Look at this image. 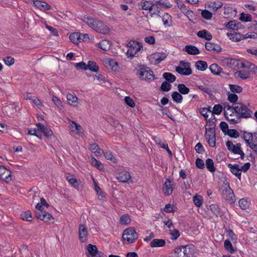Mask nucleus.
I'll list each match as a JSON object with an SVG mask.
<instances>
[{
    "label": "nucleus",
    "instance_id": "f257e3e1",
    "mask_svg": "<svg viewBox=\"0 0 257 257\" xmlns=\"http://www.w3.org/2000/svg\"><path fill=\"white\" fill-rule=\"evenodd\" d=\"M82 21L89 28L98 33L105 35L109 32V27L102 21L97 19L84 16Z\"/></svg>",
    "mask_w": 257,
    "mask_h": 257
},
{
    "label": "nucleus",
    "instance_id": "f03ea898",
    "mask_svg": "<svg viewBox=\"0 0 257 257\" xmlns=\"http://www.w3.org/2000/svg\"><path fill=\"white\" fill-rule=\"evenodd\" d=\"M224 115L225 118L231 123L234 124L238 122L240 116L235 111L234 106L231 107L228 105L224 107Z\"/></svg>",
    "mask_w": 257,
    "mask_h": 257
},
{
    "label": "nucleus",
    "instance_id": "7ed1b4c3",
    "mask_svg": "<svg viewBox=\"0 0 257 257\" xmlns=\"http://www.w3.org/2000/svg\"><path fill=\"white\" fill-rule=\"evenodd\" d=\"M139 78L141 80L147 82H151L155 79V76L153 71L144 65H140L138 71Z\"/></svg>",
    "mask_w": 257,
    "mask_h": 257
},
{
    "label": "nucleus",
    "instance_id": "20e7f679",
    "mask_svg": "<svg viewBox=\"0 0 257 257\" xmlns=\"http://www.w3.org/2000/svg\"><path fill=\"white\" fill-rule=\"evenodd\" d=\"M127 46L126 55L131 58L138 54L143 47L142 44L136 41H131L127 44Z\"/></svg>",
    "mask_w": 257,
    "mask_h": 257
},
{
    "label": "nucleus",
    "instance_id": "39448f33",
    "mask_svg": "<svg viewBox=\"0 0 257 257\" xmlns=\"http://www.w3.org/2000/svg\"><path fill=\"white\" fill-rule=\"evenodd\" d=\"M122 238L125 243H132L137 239L138 234L133 228L129 227L123 230Z\"/></svg>",
    "mask_w": 257,
    "mask_h": 257
},
{
    "label": "nucleus",
    "instance_id": "423d86ee",
    "mask_svg": "<svg viewBox=\"0 0 257 257\" xmlns=\"http://www.w3.org/2000/svg\"><path fill=\"white\" fill-rule=\"evenodd\" d=\"M235 111L241 118H249L251 117L252 111L247 105L241 103H236L234 105Z\"/></svg>",
    "mask_w": 257,
    "mask_h": 257
},
{
    "label": "nucleus",
    "instance_id": "0eeeda50",
    "mask_svg": "<svg viewBox=\"0 0 257 257\" xmlns=\"http://www.w3.org/2000/svg\"><path fill=\"white\" fill-rule=\"evenodd\" d=\"M167 57V54L164 52H156L148 56V59L150 63L153 65H157L164 60Z\"/></svg>",
    "mask_w": 257,
    "mask_h": 257
},
{
    "label": "nucleus",
    "instance_id": "6e6552de",
    "mask_svg": "<svg viewBox=\"0 0 257 257\" xmlns=\"http://www.w3.org/2000/svg\"><path fill=\"white\" fill-rule=\"evenodd\" d=\"M205 139L211 147H214L216 145L215 129L213 127L206 128Z\"/></svg>",
    "mask_w": 257,
    "mask_h": 257
},
{
    "label": "nucleus",
    "instance_id": "1a4fd4ad",
    "mask_svg": "<svg viewBox=\"0 0 257 257\" xmlns=\"http://www.w3.org/2000/svg\"><path fill=\"white\" fill-rule=\"evenodd\" d=\"M180 66L176 68V71L179 74L184 75H189L192 74V70L190 68V63L183 61L180 62Z\"/></svg>",
    "mask_w": 257,
    "mask_h": 257
},
{
    "label": "nucleus",
    "instance_id": "9d476101",
    "mask_svg": "<svg viewBox=\"0 0 257 257\" xmlns=\"http://www.w3.org/2000/svg\"><path fill=\"white\" fill-rule=\"evenodd\" d=\"M177 257H190L192 254L191 248L188 246H182L175 249Z\"/></svg>",
    "mask_w": 257,
    "mask_h": 257
},
{
    "label": "nucleus",
    "instance_id": "9b49d317",
    "mask_svg": "<svg viewBox=\"0 0 257 257\" xmlns=\"http://www.w3.org/2000/svg\"><path fill=\"white\" fill-rule=\"evenodd\" d=\"M0 180L7 183L12 180L11 171L2 165H0Z\"/></svg>",
    "mask_w": 257,
    "mask_h": 257
},
{
    "label": "nucleus",
    "instance_id": "f8f14e48",
    "mask_svg": "<svg viewBox=\"0 0 257 257\" xmlns=\"http://www.w3.org/2000/svg\"><path fill=\"white\" fill-rule=\"evenodd\" d=\"M227 149L231 152L240 155L241 157H244V153L240 149V144L236 143L235 145L233 144L231 141H227L226 143Z\"/></svg>",
    "mask_w": 257,
    "mask_h": 257
},
{
    "label": "nucleus",
    "instance_id": "ddd939ff",
    "mask_svg": "<svg viewBox=\"0 0 257 257\" xmlns=\"http://www.w3.org/2000/svg\"><path fill=\"white\" fill-rule=\"evenodd\" d=\"M220 61L222 65L230 68H235L239 64L237 60L231 58L222 57L220 58Z\"/></svg>",
    "mask_w": 257,
    "mask_h": 257
},
{
    "label": "nucleus",
    "instance_id": "4468645a",
    "mask_svg": "<svg viewBox=\"0 0 257 257\" xmlns=\"http://www.w3.org/2000/svg\"><path fill=\"white\" fill-rule=\"evenodd\" d=\"M79 237L81 242H85L87 240L88 231L86 227L83 224L79 226Z\"/></svg>",
    "mask_w": 257,
    "mask_h": 257
},
{
    "label": "nucleus",
    "instance_id": "2eb2a0df",
    "mask_svg": "<svg viewBox=\"0 0 257 257\" xmlns=\"http://www.w3.org/2000/svg\"><path fill=\"white\" fill-rule=\"evenodd\" d=\"M173 185L174 183L170 179H166L163 188V192L165 195L169 196L172 193L173 191Z\"/></svg>",
    "mask_w": 257,
    "mask_h": 257
},
{
    "label": "nucleus",
    "instance_id": "dca6fc26",
    "mask_svg": "<svg viewBox=\"0 0 257 257\" xmlns=\"http://www.w3.org/2000/svg\"><path fill=\"white\" fill-rule=\"evenodd\" d=\"M224 198L225 200L230 204H234L235 202V196L229 187L226 188L223 194Z\"/></svg>",
    "mask_w": 257,
    "mask_h": 257
},
{
    "label": "nucleus",
    "instance_id": "f3484780",
    "mask_svg": "<svg viewBox=\"0 0 257 257\" xmlns=\"http://www.w3.org/2000/svg\"><path fill=\"white\" fill-rule=\"evenodd\" d=\"M68 103L71 106L76 107L79 104V99L75 94L68 93L66 95Z\"/></svg>",
    "mask_w": 257,
    "mask_h": 257
},
{
    "label": "nucleus",
    "instance_id": "a211bd4d",
    "mask_svg": "<svg viewBox=\"0 0 257 257\" xmlns=\"http://www.w3.org/2000/svg\"><path fill=\"white\" fill-rule=\"evenodd\" d=\"M205 48L207 50L214 53H219L222 51V48L218 44L212 43L211 42H207L205 45Z\"/></svg>",
    "mask_w": 257,
    "mask_h": 257
},
{
    "label": "nucleus",
    "instance_id": "6ab92c4d",
    "mask_svg": "<svg viewBox=\"0 0 257 257\" xmlns=\"http://www.w3.org/2000/svg\"><path fill=\"white\" fill-rule=\"evenodd\" d=\"M70 130L72 132L78 135L83 134L82 128L81 125L78 124L74 121L69 120Z\"/></svg>",
    "mask_w": 257,
    "mask_h": 257
},
{
    "label": "nucleus",
    "instance_id": "aec40b11",
    "mask_svg": "<svg viewBox=\"0 0 257 257\" xmlns=\"http://www.w3.org/2000/svg\"><path fill=\"white\" fill-rule=\"evenodd\" d=\"M36 215L38 218L44 222H48L53 219L51 214L45 211L36 212Z\"/></svg>",
    "mask_w": 257,
    "mask_h": 257
},
{
    "label": "nucleus",
    "instance_id": "412c9836",
    "mask_svg": "<svg viewBox=\"0 0 257 257\" xmlns=\"http://www.w3.org/2000/svg\"><path fill=\"white\" fill-rule=\"evenodd\" d=\"M228 168L230 169L231 173L238 177L239 179L241 178V170L240 168V165L237 164L228 165Z\"/></svg>",
    "mask_w": 257,
    "mask_h": 257
},
{
    "label": "nucleus",
    "instance_id": "4be33fe9",
    "mask_svg": "<svg viewBox=\"0 0 257 257\" xmlns=\"http://www.w3.org/2000/svg\"><path fill=\"white\" fill-rule=\"evenodd\" d=\"M116 178L119 182H128L131 180V176L129 172L123 171L118 173Z\"/></svg>",
    "mask_w": 257,
    "mask_h": 257
},
{
    "label": "nucleus",
    "instance_id": "5701e85b",
    "mask_svg": "<svg viewBox=\"0 0 257 257\" xmlns=\"http://www.w3.org/2000/svg\"><path fill=\"white\" fill-rule=\"evenodd\" d=\"M33 4L37 8L41 11L49 10L51 9V6L44 2L35 0L33 1Z\"/></svg>",
    "mask_w": 257,
    "mask_h": 257
},
{
    "label": "nucleus",
    "instance_id": "b1692460",
    "mask_svg": "<svg viewBox=\"0 0 257 257\" xmlns=\"http://www.w3.org/2000/svg\"><path fill=\"white\" fill-rule=\"evenodd\" d=\"M223 6V3L220 1L210 2L207 4V7L215 13L217 10Z\"/></svg>",
    "mask_w": 257,
    "mask_h": 257
},
{
    "label": "nucleus",
    "instance_id": "393cba45",
    "mask_svg": "<svg viewBox=\"0 0 257 257\" xmlns=\"http://www.w3.org/2000/svg\"><path fill=\"white\" fill-rule=\"evenodd\" d=\"M36 126H37L38 128L41 132H42L46 137H49L52 135V131L50 128L46 127L41 123H37L36 124Z\"/></svg>",
    "mask_w": 257,
    "mask_h": 257
},
{
    "label": "nucleus",
    "instance_id": "a878e982",
    "mask_svg": "<svg viewBox=\"0 0 257 257\" xmlns=\"http://www.w3.org/2000/svg\"><path fill=\"white\" fill-rule=\"evenodd\" d=\"M184 50L188 54L192 55H195L200 53L199 50L193 45H186L184 48Z\"/></svg>",
    "mask_w": 257,
    "mask_h": 257
},
{
    "label": "nucleus",
    "instance_id": "bb28decb",
    "mask_svg": "<svg viewBox=\"0 0 257 257\" xmlns=\"http://www.w3.org/2000/svg\"><path fill=\"white\" fill-rule=\"evenodd\" d=\"M234 75L236 77H239L242 79H246L249 78L250 73L248 70H243L237 71Z\"/></svg>",
    "mask_w": 257,
    "mask_h": 257
},
{
    "label": "nucleus",
    "instance_id": "cd10ccee",
    "mask_svg": "<svg viewBox=\"0 0 257 257\" xmlns=\"http://www.w3.org/2000/svg\"><path fill=\"white\" fill-rule=\"evenodd\" d=\"M89 149L97 157L100 156L103 153V151L95 144H90Z\"/></svg>",
    "mask_w": 257,
    "mask_h": 257
},
{
    "label": "nucleus",
    "instance_id": "c85d7f7f",
    "mask_svg": "<svg viewBox=\"0 0 257 257\" xmlns=\"http://www.w3.org/2000/svg\"><path fill=\"white\" fill-rule=\"evenodd\" d=\"M197 35L199 38L204 39L208 41L211 40L212 38L211 34L206 30H203L202 31H198L197 33Z\"/></svg>",
    "mask_w": 257,
    "mask_h": 257
},
{
    "label": "nucleus",
    "instance_id": "c756f323",
    "mask_svg": "<svg viewBox=\"0 0 257 257\" xmlns=\"http://www.w3.org/2000/svg\"><path fill=\"white\" fill-rule=\"evenodd\" d=\"M253 151L257 152V134H254L250 140L246 143Z\"/></svg>",
    "mask_w": 257,
    "mask_h": 257
},
{
    "label": "nucleus",
    "instance_id": "7c9ffc66",
    "mask_svg": "<svg viewBox=\"0 0 257 257\" xmlns=\"http://www.w3.org/2000/svg\"><path fill=\"white\" fill-rule=\"evenodd\" d=\"M166 244V241L163 239H154L151 241L150 245L152 247H160L164 246Z\"/></svg>",
    "mask_w": 257,
    "mask_h": 257
},
{
    "label": "nucleus",
    "instance_id": "2f4dec72",
    "mask_svg": "<svg viewBox=\"0 0 257 257\" xmlns=\"http://www.w3.org/2000/svg\"><path fill=\"white\" fill-rule=\"evenodd\" d=\"M153 4L149 1H145L139 4V7L144 10H149L150 12L153 10Z\"/></svg>",
    "mask_w": 257,
    "mask_h": 257
},
{
    "label": "nucleus",
    "instance_id": "473e14b6",
    "mask_svg": "<svg viewBox=\"0 0 257 257\" xmlns=\"http://www.w3.org/2000/svg\"><path fill=\"white\" fill-rule=\"evenodd\" d=\"M209 69L212 73L216 75H219L222 71V69L218 65L214 63L209 67Z\"/></svg>",
    "mask_w": 257,
    "mask_h": 257
},
{
    "label": "nucleus",
    "instance_id": "72a5a7b5",
    "mask_svg": "<svg viewBox=\"0 0 257 257\" xmlns=\"http://www.w3.org/2000/svg\"><path fill=\"white\" fill-rule=\"evenodd\" d=\"M162 21L165 26L170 27L171 25L172 18L168 13H165L162 17Z\"/></svg>",
    "mask_w": 257,
    "mask_h": 257
},
{
    "label": "nucleus",
    "instance_id": "f704fd0d",
    "mask_svg": "<svg viewBox=\"0 0 257 257\" xmlns=\"http://www.w3.org/2000/svg\"><path fill=\"white\" fill-rule=\"evenodd\" d=\"M80 33H73L70 35L69 38L72 42L78 44L80 42Z\"/></svg>",
    "mask_w": 257,
    "mask_h": 257
},
{
    "label": "nucleus",
    "instance_id": "c9c22d12",
    "mask_svg": "<svg viewBox=\"0 0 257 257\" xmlns=\"http://www.w3.org/2000/svg\"><path fill=\"white\" fill-rule=\"evenodd\" d=\"M21 218L25 221H31L33 220L32 213L30 210L23 212L21 214Z\"/></svg>",
    "mask_w": 257,
    "mask_h": 257
},
{
    "label": "nucleus",
    "instance_id": "e433bc0d",
    "mask_svg": "<svg viewBox=\"0 0 257 257\" xmlns=\"http://www.w3.org/2000/svg\"><path fill=\"white\" fill-rule=\"evenodd\" d=\"M90 162L92 166L96 167L99 170L103 169V166L101 162L97 161L95 158L91 157L90 160Z\"/></svg>",
    "mask_w": 257,
    "mask_h": 257
},
{
    "label": "nucleus",
    "instance_id": "4c0bfd02",
    "mask_svg": "<svg viewBox=\"0 0 257 257\" xmlns=\"http://www.w3.org/2000/svg\"><path fill=\"white\" fill-rule=\"evenodd\" d=\"M210 210L216 216H220L221 215V212L220 209L218 206L216 204H211L209 206Z\"/></svg>",
    "mask_w": 257,
    "mask_h": 257
},
{
    "label": "nucleus",
    "instance_id": "58836bf2",
    "mask_svg": "<svg viewBox=\"0 0 257 257\" xmlns=\"http://www.w3.org/2000/svg\"><path fill=\"white\" fill-rule=\"evenodd\" d=\"M196 68L200 71H204L207 68V64L205 61L199 60L195 63Z\"/></svg>",
    "mask_w": 257,
    "mask_h": 257
},
{
    "label": "nucleus",
    "instance_id": "ea45409f",
    "mask_svg": "<svg viewBox=\"0 0 257 257\" xmlns=\"http://www.w3.org/2000/svg\"><path fill=\"white\" fill-rule=\"evenodd\" d=\"M206 167L208 170L210 172H214L215 170V168L214 165L213 161L210 158L207 159L205 162Z\"/></svg>",
    "mask_w": 257,
    "mask_h": 257
},
{
    "label": "nucleus",
    "instance_id": "a19ab883",
    "mask_svg": "<svg viewBox=\"0 0 257 257\" xmlns=\"http://www.w3.org/2000/svg\"><path fill=\"white\" fill-rule=\"evenodd\" d=\"M108 66L113 71H116L119 69L118 63L113 59H109L107 62Z\"/></svg>",
    "mask_w": 257,
    "mask_h": 257
},
{
    "label": "nucleus",
    "instance_id": "79ce46f5",
    "mask_svg": "<svg viewBox=\"0 0 257 257\" xmlns=\"http://www.w3.org/2000/svg\"><path fill=\"white\" fill-rule=\"evenodd\" d=\"M240 208L242 210H245L249 208L250 202L244 198L241 199L238 201Z\"/></svg>",
    "mask_w": 257,
    "mask_h": 257
},
{
    "label": "nucleus",
    "instance_id": "37998d69",
    "mask_svg": "<svg viewBox=\"0 0 257 257\" xmlns=\"http://www.w3.org/2000/svg\"><path fill=\"white\" fill-rule=\"evenodd\" d=\"M172 97L174 101L178 103H180L182 102L183 97L178 92H173L172 94Z\"/></svg>",
    "mask_w": 257,
    "mask_h": 257
},
{
    "label": "nucleus",
    "instance_id": "c03bdc74",
    "mask_svg": "<svg viewBox=\"0 0 257 257\" xmlns=\"http://www.w3.org/2000/svg\"><path fill=\"white\" fill-rule=\"evenodd\" d=\"M87 69L94 72H96L99 70V67L96 63L93 61H89L88 62Z\"/></svg>",
    "mask_w": 257,
    "mask_h": 257
},
{
    "label": "nucleus",
    "instance_id": "a18cd8bd",
    "mask_svg": "<svg viewBox=\"0 0 257 257\" xmlns=\"http://www.w3.org/2000/svg\"><path fill=\"white\" fill-rule=\"evenodd\" d=\"M66 180L72 185H73L74 187L78 186V182L76 178L73 177V176L70 174H66Z\"/></svg>",
    "mask_w": 257,
    "mask_h": 257
},
{
    "label": "nucleus",
    "instance_id": "49530a36",
    "mask_svg": "<svg viewBox=\"0 0 257 257\" xmlns=\"http://www.w3.org/2000/svg\"><path fill=\"white\" fill-rule=\"evenodd\" d=\"M224 246L225 249L229 252L230 253H233L234 252L233 246L231 242L228 240H225L224 242Z\"/></svg>",
    "mask_w": 257,
    "mask_h": 257
},
{
    "label": "nucleus",
    "instance_id": "de8ad7c7",
    "mask_svg": "<svg viewBox=\"0 0 257 257\" xmlns=\"http://www.w3.org/2000/svg\"><path fill=\"white\" fill-rule=\"evenodd\" d=\"M131 222L130 216L128 214L122 215L119 219V223L122 225H128Z\"/></svg>",
    "mask_w": 257,
    "mask_h": 257
},
{
    "label": "nucleus",
    "instance_id": "09e8293b",
    "mask_svg": "<svg viewBox=\"0 0 257 257\" xmlns=\"http://www.w3.org/2000/svg\"><path fill=\"white\" fill-rule=\"evenodd\" d=\"M87 249L89 253V257H91V256H92L93 254L98 251L96 246L91 244H89L87 245Z\"/></svg>",
    "mask_w": 257,
    "mask_h": 257
},
{
    "label": "nucleus",
    "instance_id": "8fccbe9b",
    "mask_svg": "<svg viewBox=\"0 0 257 257\" xmlns=\"http://www.w3.org/2000/svg\"><path fill=\"white\" fill-rule=\"evenodd\" d=\"M194 204L197 207H200L202 205L203 198L200 195H195L193 198Z\"/></svg>",
    "mask_w": 257,
    "mask_h": 257
},
{
    "label": "nucleus",
    "instance_id": "3c124183",
    "mask_svg": "<svg viewBox=\"0 0 257 257\" xmlns=\"http://www.w3.org/2000/svg\"><path fill=\"white\" fill-rule=\"evenodd\" d=\"M178 89L181 94L184 95L188 94L190 90L184 84H179L178 85Z\"/></svg>",
    "mask_w": 257,
    "mask_h": 257
},
{
    "label": "nucleus",
    "instance_id": "603ef678",
    "mask_svg": "<svg viewBox=\"0 0 257 257\" xmlns=\"http://www.w3.org/2000/svg\"><path fill=\"white\" fill-rule=\"evenodd\" d=\"M163 76L167 81L170 82H173L176 80L175 76L169 72L164 73Z\"/></svg>",
    "mask_w": 257,
    "mask_h": 257
},
{
    "label": "nucleus",
    "instance_id": "864d4df0",
    "mask_svg": "<svg viewBox=\"0 0 257 257\" xmlns=\"http://www.w3.org/2000/svg\"><path fill=\"white\" fill-rule=\"evenodd\" d=\"M99 47L103 50L106 51L110 48V43L109 41L104 40L98 43Z\"/></svg>",
    "mask_w": 257,
    "mask_h": 257
},
{
    "label": "nucleus",
    "instance_id": "5fc2aeb1",
    "mask_svg": "<svg viewBox=\"0 0 257 257\" xmlns=\"http://www.w3.org/2000/svg\"><path fill=\"white\" fill-rule=\"evenodd\" d=\"M211 107L209 106L208 108H203L200 110V113L201 115L204 116L206 119L208 117V113H210L212 115V111L211 110Z\"/></svg>",
    "mask_w": 257,
    "mask_h": 257
},
{
    "label": "nucleus",
    "instance_id": "6e6d98bb",
    "mask_svg": "<svg viewBox=\"0 0 257 257\" xmlns=\"http://www.w3.org/2000/svg\"><path fill=\"white\" fill-rule=\"evenodd\" d=\"M171 85L167 81L163 82L161 86V90L164 92H168L171 89Z\"/></svg>",
    "mask_w": 257,
    "mask_h": 257
},
{
    "label": "nucleus",
    "instance_id": "4d7b16f0",
    "mask_svg": "<svg viewBox=\"0 0 257 257\" xmlns=\"http://www.w3.org/2000/svg\"><path fill=\"white\" fill-rule=\"evenodd\" d=\"M222 106L220 104H216L214 106L212 111V115L213 114H220L222 111Z\"/></svg>",
    "mask_w": 257,
    "mask_h": 257
},
{
    "label": "nucleus",
    "instance_id": "13d9d810",
    "mask_svg": "<svg viewBox=\"0 0 257 257\" xmlns=\"http://www.w3.org/2000/svg\"><path fill=\"white\" fill-rule=\"evenodd\" d=\"M229 88L233 93H240L242 90L241 86L233 84H230Z\"/></svg>",
    "mask_w": 257,
    "mask_h": 257
},
{
    "label": "nucleus",
    "instance_id": "bf43d9fd",
    "mask_svg": "<svg viewBox=\"0 0 257 257\" xmlns=\"http://www.w3.org/2000/svg\"><path fill=\"white\" fill-rule=\"evenodd\" d=\"M239 20L244 22H248L251 21V16L249 14H245L242 13L240 15Z\"/></svg>",
    "mask_w": 257,
    "mask_h": 257
},
{
    "label": "nucleus",
    "instance_id": "052dcab7",
    "mask_svg": "<svg viewBox=\"0 0 257 257\" xmlns=\"http://www.w3.org/2000/svg\"><path fill=\"white\" fill-rule=\"evenodd\" d=\"M180 236V232L178 230L173 229L170 230V238L172 240L176 239Z\"/></svg>",
    "mask_w": 257,
    "mask_h": 257
},
{
    "label": "nucleus",
    "instance_id": "680f3d73",
    "mask_svg": "<svg viewBox=\"0 0 257 257\" xmlns=\"http://www.w3.org/2000/svg\"><path fill=\"white\" fill-rule=\"evenodd\" d=\"M52 101L57 107L61 108L63 107L61 101L57 96L53 95L52 96Z\"/></svg>",
    "mask_w": 257,
    "mask_h": 257
},
{
    "label": "nucleus",
    "instance_id": "e2e57ef3",
    "mask_svg": "<svg viewBox=\"0 0 257 257\" xmlns=\"http://www.w3.org/2000/svg\"><path fill=\"white\" fill-rule=\"evenodd\" d=\"M80 42L81 41H83V42H88L91 39H93V37L91 35H89V34H82V33H80Z\"/></svg>",
    "mask_w": 257,
    "mask_h": 257
},
{
    "label": "nucleus",
    "instance_id": "0e129e2a",
    "mask_svg": "<svg viewBox=\"0 0 257 257\" xmlns=\"http://www.w3.org/2000/svg\"><path fill=\"white\" fill-rule=\"evenodd\" d=\"M104 157L107 160H110L113 162H115V159L113 157L112 153L110 151H107L105 152L103 151Z\"/></svg>",
    "mask_w": 257,
    "mask_h": 257
},
{
    "label": "nucleus",
    "instance_id": "69168bd1",
    "mask_svg": "<svg viewBox=\"0 0 257 257\" xmlns=\"http://www.w3.org/2000/svg\"><path fill=\"white\" fill-rule=\"evenodd\" d=\"M3 61L7 66H11L14 63L15 59L11 56H7L3 59Z\"/></svg>",
    "mask_w": 257,
    "mask_h": 257
},
{
    "label": "nucleus",
    "instance_id": "338daca9",
    "mask_svg": "<svg viewBox=\"0 0 257 257\" xmlns=\"http://www.w3.org/2000/svg\"><path fill=\"white\" fill-rule=\"evenodd\" d=\"M224 9V15H228L229 14H230L231 16H234L236 15V10L233 9V8L231 7H225Z\"/></svg>",
    "mask_w": 257,
    "mask_h": 257
},
{
    "label": "nucleus",
    "instance_id": "774afa93",
    "mask_svg": "<svg viewBox=\"0 0 257 257\" xmlns=\"http://www.w3.org/2000/svg\"><path fill=\"white\" fill-rule=\"evenodd\" d=\"M201 16L206 20H210L212 17V13L207 10H203L201 12Z\"/></svg>",
    "mask_w": 257,
    "mask_h": 257
}]
</instances>
